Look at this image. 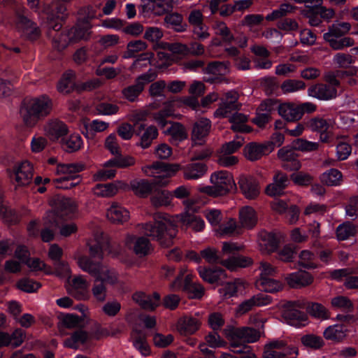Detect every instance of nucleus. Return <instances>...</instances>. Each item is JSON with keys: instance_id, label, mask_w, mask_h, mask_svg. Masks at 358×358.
<instances>
[{"instance_id": "nucleus-1", "label": "nucleus", "mask_w": 358, "mask_h": 358, "mask_svg": "<svg viewBox=\"0 0 358 358\" xmlns=\"http://www.w3.org/2000/svg\"><path fill=\"white\" fill-rule=\"evenodd\" d=\"M180 166L178 164H164L156 162L151 165H145L142 166L143 173L149 177L155 178L154 182H150L145 179L134 180L130 182V188L134 193L142 198L147 197L152 192L153 185L166 186L169 183L168 178L174 176Z\"/></svg>"}, {"instance_id": "nucleus-2", "label": "nucleus", "mask_w": 358, "mask_h": 358, "mask_svg": "<svg viewBox=\"0 0 358 358\" xmlns=\"http://www.w3.org/2000/svg\"><path fill=\"white\" fill-rule=\"evenodd\" d=\"M142 228L146 236L157 241L163 247L170 246L178 232L177 226L171 217L161 213L155 216L154 223H146Z\"/></svg>"}, {"instance_id": "nucleus-3", "label": "nucleus", "mask_w": 358, "mask_h": 358, "mask_svg": "<svg viewBox=\"0 0 358 358\" xmlns=\"http://www.w3.org/2000/svg\"><path fill=\"white\" fill-rule=\"evenodd\" d=\"M52 108V101L46 95H41L25 100L20 109V115L27 127H32L38 121L50 114Z\"/></svg>"}, {"instance_id": "nucleus-4", "label": "nucleus", "mask_w": 358, "mask_h": 358, "mask_svg": "<svg viewBox=\"0 0 358 358\" xmlns=\"http://www.w3.org/2000/svg\"><path fill=\"white\" fill-rule=\"evenodd\" d=\"M78 266L88 273L94 280L106 285L115 286L119 283V274L115 269L101 263H95L87 256L77 259Z\"/></svg>"}, {"instance_id": "nucleus-5", "label": "nucleus", "mask_w": 358, "mask_h": 358, "mask_svg": "<svg viewBox=\"0 0 358 358\" xmlns=\"http://www.w3.org/2000/svg\"><path fill=\"white\" fill-rule=\"evenodd\" d=\"M84 164L81 163L60 164L56 168V173L61 176L54 180L58 188L70 189L80 183L78 173L83 171Z\"/></svg>"}, {"instance_id": "nucleus-6", "label": "nucleus", "mask_w": 358, "mask_h": 358, "mask_svg": "<svg viewBox=\"0 0 358 358\" xmlns=\"http://www.w3.org/2000/svg\"><path fill=\"white\" fill-rule=\"evenodd\" d=\"M224 334L229 341L231 348L238 347L241 343H255L260 338V332L252 327L227 326Z\"/></svg>"}, {"instance_id": "nucleus-7", "label": "nucleus", "mask_w": 358, "mask_h": 358, "mask_svg": "<svg viewBox=\"0 0 358 358\" xmlns=\"http://www.w3.org/2000/svg\"><path fill=\"white\" fill-rule=\"evenodd\" d=\"M305 305L304 301L297 300L288 301L282 306V316L288 324L296 328L306 325L307 315L299 310L304 308Z\"/></svg>"}, {"instance_id": "nucleus-8", "label": "nucleus", "mask_w": 358, "mask_h": 358, "mask_svg": "<svg viewBox=\"0 0 358 358\" xmlns=\"http://www.w3.org/2000/svg\"><path fill=\"white\" fill-rule=\"evenodd\" d=\"M109 335L106 329L98 327L96 330L87 332L83 329L73 331L69 337L64 341V346L73 349H78L83 345L90 343L92 339H99Z\"/></svg>"}, {"instance_id": "nucleus-9", "label": "nucleus", "mask_w": 358, "mask_h": 358, "mask_svg": "<svg viewBox=\"0 0 358 358\" xmlns=\"http://www.w3.org/2000/svg\"><path fill=\"white\" fill-rule=\"evenodd\" d=\"M15 26L17 31L29 40H36L41 35L39 27L29 19V11L24 7L16 11Z\"/></svg>"}, {"instance_id": "nucleus-10", "label": "nucleus", "mask_w": 358, "mask_h": 358, "mask_svg": "<svg viewBox=\"0 0 358 358\" xmlns=\"http://www.w3.org/2000/svg\"><path fill=\"white\" fill-rule=\"evenodd\" d=\"M186 273V268H181L178 275L171 284V287L174 290H178L182 288V289L187 292L189 298L197 299H201L204 294V288L200 283L192 282L189 275H185V283L182 286V278Z\"/></svg>"}, {"instance_id": "nucleus-11", "label": "nucleus", "mask_w": 358, "mask_h": 358, "mask_svg": "<svg viewBox=\"0 0 358 358\" xmlns=\"http://www.w3.org/2000/svg\"><path fill=\"white\" fill-rule=\"evenodd\" d=\"M210 182L214 185L220 196H226L236 189L234 177L227 171H217L211 173Z\"/></svg>"}, {"instance_id": "nucleus-12", "label": "nucleus", "mask_w": 358, "mask_h": 358, "mask_svg": "<svg viewBox=\"0 0 358 358\" xmlns=\"http://www.w3.org/2000/svg\"><path fill=\"white\" fill-rule=\"evenodd\" d=\"M182 203L185 207V210L176 216L178 220L183 225L195 231H202L204 229L205 222L202 218L195 215L196 209L193 207V201L186 200Z\"/></svg>"}, {"instance_id": "nucleus-13", "label": "nucleus", "mask_w": 358, "mask_h": 358, "mask_svg": "<svg viewBox=\"0 0 358 358\" xmlns=\"http://www.w3.org/2000/svg\"><path fill=\"white\" fill-rule=\"evenodd\" d=\"M238 94L235 90H231L224 94L221 99L217 109L214 112L215 117H228L240 109L241 105L238 103Z\"/></svg>"}, {"instance_id": "nucleus-14", "label": "nucleus", "mask_w": 358, "mask_h": 358, "mask_svg": "<svg viewBox=\"0 0 358 358\" xmlns=\"http://www.w3.org/2000/svg\"><path fill=\"white\" fill-rule=\"evenodd\" d=\"M204 19L203 11L196 8L191 10L187 17L193 34L197 39L201 41L210 36L209 28L205 24Z\"/></svg>"}, {"instance_id": "nucleus-15", "label": "nucleus", "mask_w": 358, "mask_h": 358, "mask_svg": "<svg viewBox=\"0 0 358 358\" xmlns=\"http://www.w3.org/2000/svg\"><path fill=\"white\" fill-rule=\"evenodd\" d=\"M87 244L93 257L103 259L107 255L116 257L118 255L117 251L113 250L109 241L103 238L101 233L94 236L93 239L89 240Z\"/></svg>"}, {"instance_id": "nucleus-16", "label": "nucleus", "mask_w": 358, "mask_h": 358, "mask_svg": "<svg viewBox=\"0 0 358 358\" xmlns=\"http://www.w3.org/2000/svg\"><path fill=\"white\" fill-rule=\"evenodd\" d=\"M10 177L15 186H26L32 180L33 166L28 161H24L17 164L15 166L13 174Z\"/></svg>"}, {"instance_id": "nucleus-17", "label": "nucleus", "mask_w": 358, "mask_h": 358, "mask_svg": "<svg viewBox=\"0 0 358 358\" xmlns=\"http://www.w3.org/2000/svg\"><path fill=\"white\" fill-rule=\"evenodd\" d=\"M124 244L140 257L149 255L152 250L150 241L143 236L128 234L124 239Z\"/></svg>"}, {"instance_id": "nucleus-18", "label": "nucleus", "mask_w": 358, "mask_h": 358, "mask_svg": "<svg viewBox=\"0 0 358 358\" xmlns=\"http://www.w3.org/2000/svg\"><path fill=\"white\" fill-rule=\"evenodd\" d=\"M203 73L206 76L204 80L210 83H220L224 78L220 77V76L225 75L228 72L227 65L221 62H213L208 64V65L203 69Z\"/></svg>"}, {"instance_id": "nucleus-19", "label": "nucleus", "mask_w": 358, "mask_h": 358, "mask_svg": "<svg viewBox=\"0 0 358 358\" xmlns=\"http://www.w3.org/2000/svg\"><path fill=\"white\" fill-rule=\"evenodd\" d=\"M67 292L78 300L87 299L90 296L89 283L83 276H76L69 283Z\"/></svg>"}, {"instance_id": "nucleus-20", "label": "nucleus", "mask_w": 358, "mask_h": 358, "mask_svg": "<svg viewBox=\"0 0 358 358\" xmlns=\"http://www.w3.org/2000/svg\"><path fill=\"white\" fill-rule=\"evenodd\" d=\"M273 151V148L269 143H257L255 142L246 145L243 149L245 158L251 162L261 159L264 155H268Z\"/></svg>"}, {"instance_id": "nucleus-21", "label": "nucleus", "mask_w": 358, "mask_h": 358, "mask_svg": "<svg viewBox=\"0 0 358 358\" xmlns=\"http://www.w3.org/2000/svg\"><path fill=\"white\" fill-rule=\"evenodd\" d=\"M51 212L55 213V219L57 220L59 216L71 217L78 212V203L71 198L58 197L55 209Z\"/></svg>"}, {"instance_id": "nucleus-22", "label": "nucleus", "mask_w": 358, "mask_h": 358, "mask_svg": "<svg viewBox=\"0 0 358 358\" xmlns=\"http://www.w3.org/2000/svg\"><path fill=\"white\" fill-rule=\"evenodd\" d=\"M106 218L113 224H123L129 221L130 213L127 208L113 202L106 210Z\"/></svg>"}, {"instance_id": "nucleus-23", "label": "nucleus", "mask_w": 358, "mask_h": 358, "mask_svg": "<svg viewBox=\"0 0 358 358\" xmlns=\"http://www.w3.org/2000/svg\"><path fill=\"white\" fill-rule=\"evenodd\" d=\"M212 28L214 34L220 36L221 38V41L217 38H213L210 41V46H220L222 44V42L231 43L234 41L233 34L224 22L217 21L213 24Z\"/></svg>"}, {"instance_id": "nucleus-24", "label": "nucleus", "mask_w": 358, "mask_h": 358, "mask_svg": "<svg viewBox=\"0 0 358 358\" xmlns=\"http://www.w3.org/2000/svg\"><path fill=\"white\" fill-rule=\"evenodd\" d=\"M128 185L121 180L106 184H97L94 188V194L101 197H111L115 196L120 189L127 190Z\"/></svg>"}, {"instance_id": "nucleus-25", "label": "nucleus", "mask_w": 358, "mask_h": 358, "mask_svg": "<svg viewBox=\"0 0 358 358\" xmlns=\"http://www.w3.org/2000/svg\"><path fill=\"white\" fill-rule=\"evenodd\" d=\"M239 187L248 199L257 198L260 192L258 181L252 177L241 176L238 180Z\"/></svg>"}, {"instance_id": "nucleus-26", "label": "nucleus", "mask_w": 358, "mask_h": 358, "mask_svg": "<svg viewBox=\"0 0 358 358\" xmlns=\"http://www.w3.org/2000/svg\"><path fill=\"white\" fill-rule=\"evenodd\" d=\"M288 183L287 176L282 172H277L273 176V182L266 186L265 192L269 196L282 195Z\"/></svg>"}, {"instance_id": "nucleus-27", "label": "nucleus", "mask_w": 358, "mask_h": 358, "mask_svg": "<svg viewBox=\"0 0 358 358\" xmlns=\"http://www.w3.org/2000/svg\"><path fill=\"white\" fill-rule=\"evenodd\" d=\"M211 128V122L207 118L197 120L193 127L192 140L194 144L201 145L208 135Z\"/></svg>"}, {"instance_id": "nucleus-28", "label": "nucleus", "mask_w": 358, "mask_h": 358, "mask_svg": "<svg viewBox=\"0 0 358 358\" xmlns=\"http://www.w3.org/2000/svg\"><path fill=\"white\" fill-rule=\"evenodd\" d=\"M278 157L284 163L282 167L287 171H297L301 168V163L296 159V155L292 148L283 147L278 151Z\"/></svg>"}, {"instance_id": "nucleus-29", "label": "nucleus", "mask_w": 358, "mask_h": 358, "mask_svg": "<svg viewBox=\"0 0 358 358\" xmlns=\"http://www.w3.org/2000/svg\"><path fill=\"white\" fill-rule=\"evenodd\" d=\"M199 276L210 284H221L227 278L225 271L220 268H210L203 266L198 267Z\"/></svg>"}, {"instance_id": "nucleus-30", "label": "nucleus", "mask_w": 358, "mask_h": 358, "mask_svg": "<svg viewBox=\"0 0 358 358\" xmlns=\"http://www.w3.org/2000/svg\"><path fill=\"white\" fill-rule=\"evenodd\" d=\"M337 90L334 87L325 84H317L311 86L308 90L310 96L320 100H329L337 96Z\"/></svg>"}, {"instance_id": "nucleus-31", "label": "nucleus", "mask_w": 358, "mask_h": 358, "mask_svg": "<svg viewBox=\"0 0 358 358\" xmlns=\"http://www.w3.org/2000/svg\"><path fill=\"white\" fill-rule=\"evenodd\" d=\"M201 322L199 319L189 315L180 318L177 323V330L183 336L194 334L200 327Z\"/></svg>"}, {"instance_id": "nucleus-32", "label": "nucleus", "mask_w": 358, "mask_h": 358, "mask_svg": "<svg viewBox=\"0 0 358 358\" xmlns=\"http://www.w3.org/2000/svg\"><path fill=\"white\" fill-rule=\"evenodd\" d=\"M285 280L290 287L300 288L310 285L313 278L306 271H298L286 275Z\"/></svg>"}, {"instance_id": "nucleus-33", "label": "nucleus", "mask_w": 358, "mask_h": 358, "mask_svg": "<svg viewBox=\"0 0 358 358\" xmlns=\"http://www.w3.org/2000/svg\"><path fill=\"white\" fill-rule=\"evenodd\" d=\"M132 298L136 303L145 310H152L160 304V296L156 292L153 293L152 295L146 294L143 292H136Z\"/></svg>"}, {"instance_id": "nucleus-34", "label": "nucleus", "mask_w": 358, "mask_h": 358, "mask_svg": "<svg viewBox=\"0 0 358 358\" xmlns=\"http://www.w3.org/2000/svg\"><path fill=\"white\" fill-rule=\"evenodd\" d=\"M178 165L180 166V170H183V176L186 180H198L207 172L206 165L201 162H192L184 167Z\"/></svg>"}, {"instance_id": "nucleus-35", "label": "nucleus", "mask_w": 358, "mask_h": 358, "mask_svg": "<svg viewBox=\"0 0 358 358\" xmlns=\"http://www.w3.org/2000/svg\"><path fill=\"white\" fill-rule=\"evenodd\" d=\"M45 131L50 139L55 141L66 135L68 128L63 122L55 120L46 124Z\"/></svg>"}, {"instance_id": "nucleus-36", "label": "nucleus", "mask_w": 358, "mask_h": 358, "mask_svg": "<svg viewBox=\"0 0 358 358\" xmlns=\"http://www.w3.org/2000/svg\"><path fill=\"white\" fill-rule=\"evenodd\" d=\"M278 114L285 120L295 122L301 118L299 106L292 103H283L278 106Z\"/></svg>"}, {"instance_id": "nucleus-37", "label": "nucleus", "mask_w": 358, "mask_h": 358, "mask_svg": "<svg viewBox=\"0 0 358 358\" xmlns=\"http://www.w3.org/2000/svg\"><path fill=\"white\" fill-rule=\"evenodd\" d=\"M257 222V216L255 210L250 206L243 207L239 211V226L242 228L250 229Z\"/></svg>"}, {"instance_id": "nucleus-38", "label": "nucleus", "mask_w": 358, "mask_h": 358, "mask_svg": "<svg viewBox=\"0 0 358 358\" xmlns=\"http://www.w3.org/2000/svg\"><path fill=\"white\" fill-rule=\"evenodd\" d=\"M175 112V101H169L164 103V108L162 110L157 113L152 114L153 120L157 123V124L162 127H164L168 122L166 118L174 115Z\"/></svg>"}, {"instance_id": "nucleus-39", "label": "nucleus", "mask_w": 358, "mask_h": 358, "mask_svg": "<svg viewBox=\"0 0 358 358\" xmlns=\"http://www.w3.org/2000/svg\"><path fill=\"white\" fill-rule=\"evenodd\" d=\"M248 120V116L238 112V110L229 118V121L231 124V129L237 132L249 133L251 131L250 127L246 124Z\"/></svg>"}, {"instance_id": "nucleus-40", "label": "nucleus", "mask_w": 358, "mask_h": 358, "mask_svg": "<svg viewBox=\"0 0 358 358\" xmlns=\"http://www.w3.org/2000/svg\"><path fill=\"white\" fill-rule=\"evenodd\" d=\"M78 86L76 85V74L72 71L64 73L57 84V90L63 94L71 92Z\"/></svg>"}, {"instance_id": "nucleus-41", "label": "nucleus", "mask_w": 358, "mask_h": 358, "mask_svg": "<svg viewBox=\"0 0 358 358\" xmlns=\"http://www.w3.org/2000/svg\"><path fill=\"white\" fill-rule=\"evenodd\" d=\"M44 224L45 228L41 231V238L44 242H49L54 238V232L51 229L58 225V221L55 219V213H47L44 218Z\"/></svg>"}, {"instance_id": "nucleus-42", "label": "nucleus", "mask_w": 358, "mask_h": 358, "mask_svg": "<svg viewBox=\"0 0 358 358\" xmlns=\"http://www.w3.org/2000/svg\"><path fill=\"white\" fill-rule=\"evenodd\" d=\"M24 332L22 329H16L12 334L0 332V341L5 346L16 348L20 346L24 339Z\"/></svg>"}, {"instance_id": "nucleus-43", "label": "nucleus", "mask_w": 358, "mask_h": 358, "mask_svg": "<svg viewBox=\"0 0 358 358\" xmlns=\"http://www.w3.org/2000/svg\"><path fill=\"white\" fill-rule=\"evenodd\" d=\"M164 24L167 28L172 29L177 32H183L187 30V25L183 22V17L178 13H173L164 17Z\"/></svg>"}, {"instance_id": "nucleus-44", "label": "nucleus", "mask_w": 358, "mask_h": 358, "mask_svg": "<svg viewBox=\"0 0 358 358\" xmlns=\"http://www.w3.org/2000/svg\"><path fill=\"white\" fill-rule=\"evenodd\" d=\"M320 179L321 182L328 186H338L341 184L343 176L341 171L336 169H330L323 173Z\"/></svg>"}, {"instance_id": "nucleus-45", "label": "nucleus", "mask_w": 358, "mask_h": 358, "mask_svg": "<svg viewBox=\"0 0 358 358\" xmlns=\"http://www.w3.org/2000/svg\"><path fill=\"white\" fill-rule=\"evenodd\" d=\"M90 23L84 24L82 22L81 24L80 22L76 27L69 29L72 42L76 43L80 40H87L90 35Z\"/></svg>"}, {"instance_id": "nucleus-46", "label": "nucleus", "mask_w": 358, "mask_h": 358, "mask_svg": "<svg viewBox=\"0 0 358 358\" xmlns=\"http://www.w3.org/2000/svg\"><path fill=\"white\" fill-rule=\"evenodd\" d=\"M131 338L134 347L138 350L141 354L145 357L148 356L150 353V349L146 341L145 336L137 331L131 333Z\"/></svg>"}, {"instance_id": "nucleus-47", "label": "nucleus", "mask_w": 358, "mask_h": 358, "mask_svg": "<svg viewBox=\"0 0 358 358\" xmlns=\"http://www.w3.org/2000/svg\"><path fill=\"white\" fill-rule=\"evenodd\" d=\"M346 329L342 324H334L327 327L324 331V336L327 340L340 341L346 336Z\"/></svg>"}, {"instance_id": "nucleus-48", "label": "nucleus", "mask_w": 358, "mask_h": 358, "mask_svg": "<svg viewBox=\"0 0 358 358\" xmlns=\"http://www.w3.org/2000/svg\"><path fill=\"white\" fill-rule=\"evenodd\" d=\"M69 30L57 32L52 38V46L58 51L65 49L70 43H73L71 39Z\"/></svg>"}, {"instance_id": "nucleus-49", "label": "nucleus", "mask_w": 358, "mask_h": 358, "mask_svg": "<svg viewBox=\"0 0 358 358\" xmlns=\"http://www.w3.org/2000/svg\"><path fill=\"white\" fill-rule=\"evenodd\" d=\"M147 48V43L142 40L131 41L127 45V50L123 55V58L129 59L134 57L139 52L145 50Z\"/></svg>"}, {"instance_id": "nucleus-50", "label": "nucleus", "mask_w": 358, "mask_h": 358, "mask_svg": "<svg viewBox=\"0 0 358 358\" xmlns=\"http://www.w3.org/2000/svg\"><path fill=\"white\" fill-rule=\"evenodd\" d=\"M327 38L324 39L334 50H343L345 48L352 47L355 45V42L353 38L345 36L340 38H331L330 35L326 36Z\"/></svg>"}, {"instance_id": "nucleus-51", "label": "nucleus", "mask_w": 358, "mask_h": 358, "mask_svg": "<svg viewBox=\"0 0 358 358\" xmlns=\"http://www.w3.org/2000/svg\"><path fill=\"white\" fill-rule=\"evenodd\" d=\"M172 200V193L168 190L158 191L150 199L152 204L155 207L170 206Z\"/></svg>"}, {"instance_id": "nucleus-52", "label": "nucleus", "mask_w": 358, "mask_h": 358, "mask_svg": "<svg viewBox=\"0 0 358 358\" xmlns=\"http://www.w3.org/2000/svg\"><path fill=\"white\" fill-rule=\"evenodd\" d=\"M336 233L338 241H344L355 236L357 233V228L350 222H345L337 227Z\"/></svg>"}, {"instance_id": "nucleus-53", "label": "nucleus", "mask_w": 358, "mask_h": 358, "mask_svg": "<svg viewBox=\"0 0 358 358\" xmlns=\"http://www.w3.org/2000/svg\"><path fill=\"white\" fill-rule=\"evenodd\" d=\"M350 24L348 22L334 23L331 24L328 32L324 34V39H327V35H330L331 38H340L346 34L350 29Z\"/></svg>"}, {"instance_id": "nucleus-54", "label": "nucleus", "mask_w": 358, "mask_h": 358, "mask_svg": "<svg viewBox=\"0 0 358 358\" xmlns=\"http://www.w3.org/2000/svg\"><path fill=\"white\" fill-rule=\"evenodd\" d=\"M148 115L149 112L146 110H135L129 115V120L134 122V124L137 126L136 131V135L140 136L141 133L144 130L145 124L142 123L139 124V122L145 121Z\"/></svg>"}, {"instance_id": "nucleus-55", "label": "nucleus", "mask_w": 358, "mask_h": 358, "mask_svg": "<svg viewBox=\"0 0 358 358\" xmlns=\"http://www.w3.org/2000/svg\"><path fill=\"white\" fill-rule=\"evenodd\" d=\"M166 134L171 136V141L176 143L185 140L187 137L185 127L178 122L173 123L166 131Z\"/></svg>"}, {"instance_id": "nucleus-56", "label": "nucleus", "mask_w": 358, "mask_h": 358, "mask_svg": "<svg viewBox=\"0 0 358 358\" xmlns=\"http://www.w3.org/2000/svg\"><path fill=\"white\" fill-rule=\"evenodd\" d=\"M143 131V133L141 135L139 145L143 149H146L151 145L152 141L157 137L158 131L155 126H149Z\"/></svg>"}, {"instance_id": "nucleus-57", "label": "nucleus", "mask_w": 358, "mask_h": 358, "mask_svg": "<svg viewBox=\"0 0 358 358\" xmlns=\"http://www.w3.org/2000/svg\"><path fill=\"white\" fill-rule=\"evenodd\" d=\"M306 126L313 132L327 131L329 127L328 121L320 117H315L306 122Z\"/></svg>"}, {"instance_id": "nucleus-58", "label": "nucleus", "mask_w": 358, "mask_h": 358, "mask_svg": "<svg viewBox=\"0 0 358 358\" xmlns=\"http://www.w3.org/2000/svg\"><path fill=\"white\" fill-rule=\"evenodd\" d=\"M109 127V123L99 120L98 119L92 120L90 123L85 125L86 137H92L96 133L103 132Z\"/></svg>"}, {"instance_id": "nucleus-59", "label": "nucleus", "mask_w": 358, "mask_h": 358, "mask_svg": "<svg viewBox=\"0 0 358 358\" xmlns=\"http://www.w3.org/2000/svg\"><path fill=\"white\" fill-rule=\"evenodd\" d=\"M305 83L299 80H286L280 85L282 92L284 94L294 93L305 89Z\"/></svg>"}, {"instance_id": "nucleus-60", "label": "nucleus", "mask_w": 358, "mask_h": 358, "mask_svg": "<svg viewBox=\"0 0 358 358\" xmlns=\"http://www.w3.org/2000/svg\"><path fill=\"white\" fill-rule=\"evenodd\" d=\"M261 250L265 252H272L278 247V241L272 234H265L262 235L259 243Z\"/></svg>"}, {"instance_id": "nucleus-61", "label": "nucleus", "mask_w": 358, "mask_h": 358, "mask_svg": "<svg viewBox=\"0 0 358 358\" xmlns=\"http://www.w3.org/2000/svg\"><path fill=\"white\" fill-rule=\"evenodd\" d=\"M257 283L266 292H276L281 290L283 287L282 283L280 281L274 280L273 278H263L262 280L257 281Z\"/></svg>"}, {"instance_id": "nucleus-62", "label": "nucleus", "mask_w": 358, "mask_h": 358, "mask_svg": "<svg viewBox=\"0 0 358 358\" xmlns=\"http://www.w3.org/2000/svg\"><path fill=\"white\" fill-rule=\"evenodd\" d=\"M315 255L308 250H302L299 255V264L306 268H314L317 265L315 262Z\"/></svg>"}, {"instance_id": "nucleus-63", "label": "nucleus", "mask_w": 358, "mask_h": 358, "mask_svg": "<svg viewBox=\"0 0 358 358\" xmlns=\"http://www.w3.org/2000/svg\"><path fill=\"white\" fill-rule=\"evenodd\" d=\"M331 304L333 308L346 312H351L353 309L352 301L345 296L334 297L331 301Z\"/></svg>"}, {"instance_id": "nucleus-64", "label": "nucleus", "mask_w": 358, "mask_h": 358, "mask_svg": "<svg viewBox=\"0 0 358 358\" xmlns=\"http://www.w3.org/2000/svg\"><path fill=\"white\" fill-rule=\"evenodd\" d=\"M83 143V139L79 134H71L66 141H63V146L68 152H75L82 147Z\"/></svg>"}]
</instances>
